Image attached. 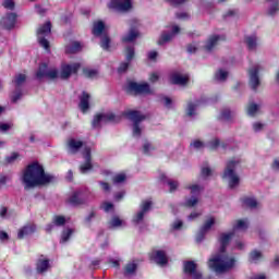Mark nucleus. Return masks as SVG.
Listing matches in <instances>:
<instances>
[{"label":"nucleus","instance_id":"60","mask_svg":"<svg viewBox=\"0 0 279 279\" xmlns=\"http://www.w3.org/2000/svg\"><path fill=\"white\" fill-rule=\"evenodd\" d=\"M129 68H130V61L123 62L120 64L118 71H119V73H125V71H128Z\"/></svg>","mask_w":279,"mask_h":279},{"label":"nucleus","instance_id":"12","mask_svg":"<svg viewBox=\"0 0 279 279\" xmlns=\"http://www.w3.org/2000/svg\"><path fill=\"white\" fill-rule=\"evenodd\" d=\"M184 274L191 276L192 279H202V272L197 270V264L195 262L184 263Z\"/></svg>","mask_w":279,"mask_h":279},{"label":"nucleus","instance_id":"23","mask_svg":"<svg viewBox=\"0 0 279 279\" xmlns=\"http://www.w3.org/2000/svg\"><path fill=\"white\" fill-rule=\"evenodd\" d=\"M171 82L172 84H177L179 86H186V84H189V76L180 73H173L171 75Z\"/></svg>","mask_w":279,"mask_h":279},{"label":"nucleus","instance_id":"47","mask_svg":"<svg viewBox=\"0 0 279 279\" xmlns=\"http://www.w3.org/2000/svg\"><path fill=\"white\" fill-rule=\"evenodd\" d=\"M154 149H156V147H154V144H151V143H149V142H146V143L143 145V151H144V154H146V155L151 154V151H154Z\"/></svg>","mask_w":279,"mask_h":279},{"label":"nucleus","instance_id":"28","mask_svg":"<svg viewBox=\"0 0 279 279\" xmlns=\"http://www.w3.org/2000/svg\"><path fill=\"white\" fill-rule=\"evenodd\" d=\"M121 226H125V221L119 218V216H113L109 221L110 228H121Z\"/></svg>","mask_w":279,"mask_h":279},{"label":"nucleus","instance_id":"32","mask_svg":"<svg viewBox=\"0 0 279 279\" xmlns=\"http://www.w3.org/2000/svg\"><path fill=\"white\" fill-rule=\"evenodd\" d=\"M247 220H236L233 225V232H236V230H247Z\"/></svg>","mask_w":279,"mask_h":279},{"label":"nucleus","instance_id":"20","mask_svg":"<svg viewBox=\"0 0 279 279\" xmlns=\"http://www.w3.org/2000/svg\"><path fill=\"white\" fill-rule=\"evenodd\" d=\"M219 40H223V38L219 35H214L209 37L204 46L205 51H207L208 53H210V51H214V49L217 48V45H219Z\"/></svg>","mask_w":279,"mask_h":279},{"label":"nucleus","instance_id":"11","mask_svg":"<svg viewBox=\"0 0 279 279\" xmlns=\"http://www.w3.org/2000/svg\"><path fill=\"white\" fill-rule=\"evenodd\" d=\"M80 63L63 64L60 72L61 80H69L73 73L80 71Z\"/></svg>","mask_w":279,"mask_h":279},{"label":"nucleus","instance_id":"49","mask_svg":"<svg viewBox=\"0 0 279 279\" xmlns=\"http://www.w3.org/2000/svg\"><path fill=\"white\" fill-rule=\"evenodd\" d=\"M198 202H199V199H197V197L192 196L191 198H187L185 201V206H189L190 208H193V206H197Z\"/></svg>","mask_w":279,"mask_h":279},{"label":"nucleus","instance_id":"25","mask_svg":"<svg viewBox=\"0 0 279 279\" xmlns=\"http://www.w3.org/2000/svg\"><path fill=\"white\" fill-rule=\"evenodd\" d=\"M246 112L248 117H256V114L260 113V105H256L254 102L248 104L246 107Z\"/></svg>","mask_w":279,"mask_h":279},{"label":"nucleus","instance_id":"35","mask_svg":"<svg viewBox=\"0 0 279 279\" xmlns=\"http://www.w3.org/2000/svg\"><path fill=\"white\" fill-rule=\"evenodd\" d=\"M219 145H220L219 138L214 137L213 140H210V141L206 144V147H207V149H209L210 151H215V150H217V148L219 147Z\"/></svg>","mask_w":279,"mask_h":279},{"label":"nucleus","instance_id":"14","mask_svg":"<svg viewBox=\"0 0 279 279\" xmlns=\"http://www.w3.org/2000/svg\"><path fill=\"white\" fill-rule=\"evenodd\" d=\"M175 34H180V26L178 25L172 26V33H162L158 40V45H165L167 43H171Z\"/></svg>","mask_w":279,"mask_h":279},{"label":"nucleus","instance_id":"10","mask_svg":"<svg viewBox=\"0 0 279 279\" xmlns=\"http://www.w3.org/2000/svg\"><path fill=\"white\" fill-rule=\"evenodd\" d=\"M128 90L130 93H135V95H150L151 93V89L149 88V84L147 83L138 84L136 82L129 83Z\"/></svg>","mask_w":279,"mask_h":279},{"label":"nucleus","instance_id":"29","mask_svg":"<svg viewBox=\"0 0 279 279\" xmlns=\"http://www.w3.org/2000/svg\"><path fill=\"white\" fill-rule=\"evenodd\" d=\"M137 265L134 262H131L126 264L124 268V276H132L133 274H136Z\"/></svg>","mask_w":279,"mask_h":279},{"label":"nucleus","instance_id":"54","mask_svg":"<svg viewBox=\"0 0 279 279\" xmlns=\"http://www.w3.org/2000/svg\"><path fill=\"white\" fill-rule=\"evenodd\" d=\"M276 12H279V3H278V2L274 3V4L268 9V14H270V16H274V14H276Z\"/></svg>","mask_w":279,"mask_h":279},{"label":"nucleus","instance_id":"36","mask_svg":"<svg viewBox=\"0 0 279 279\" xmlns=\"http://www.w3.org/2000/svg\"><path fill=\"white\" fill-rule=\"evenodd\" d=\"M73 229H64L61 233V243H66L73 235Z\"/></svg>","mask_w":279,"mask_h":279},{"label":"nucleus","instance_id":"46","mask_svg":"<svg viewBox=\"0 0 279 279\" xmlns=\"http://www.w3.org/2000/svg\"><path fill=\"white\" fill-rule=\"evenodd\" d=\"M125 180H126V177H125V174H123V173L116 174V175L112 178L113 184H122V182H125Z\"/></svg>","mask_w":279,"mask_h":279},{"label":"nucleus","instance_id":"19","mask_svg":"<svg viewBox=\"0 0 279 279\" xmlns=\"http://www.w3.org/2000/svg\"><path fill=\"white\" fill-rule=\"evenodd\" d=\"M84 146V142L75 138L68 140V151L69 154H77Z\"/></svg>","mask_w":279,"mask_h":279},{"label":"nucleus","instance_id":"6","mask_svg":"<svg viewBox=\"0 0 279 279\" xmlns=\"http://www.w3.org/2000/svg\"><path fill=\"white\" fill-rule=\"evenodd\" d=\"M49 34H51V22H46L37 29L38 43L46 51H49V40H47Z\"/></svg>","mask_w":279,"mask_h":279},{"label":"nucleus","instance_id":"33","mask_svg":"<svg viewBox=\"0 0 279 279\" xmlns=\"http://www.w3.org/2000/svg\"><path fill=\"white\" fill-rule=\"evenodd\" d=\"M197 106H199V101L187 104V109H186L187 117H195V110H196Z\"/></svg>","mask_w":279,"mask_h":279},{"label":"nucleus","instance_id":"44","mask_svg":"<svg viewBox=\"0 0 279 279\" xmlns=\"http://www.w3.org/2000/svg\"><path fill=\"white\" fill-rule=\"evenodd\" d=\"M52 223L58 227L64 226V223H66V218H64V216H54L52 218Z\"/></svg>","mask_w":279,"mask_h":279},{"label":"nucleus","instance_id":"4","mask_svg":"<svg viewBox=\"0 0 279 279\" xmlns=\"http://www.w3.org/2000/svg\"><path fill=\"white\" fill-rule=\"evenodd\" d=\"M121 122V116H114L112 112L107 113H97L94 116V119L92 121V126L94 130H99L104 123H120Z\"/></svg>","mask_w":279,"mask_h":279},{"label":"nucleus","instance_id":"8","mask_svg":"<svg viewBox=\"0 0 279 279\" xmlns=\"http://www.w3.org/2000/svg\"><path fill=\"white\" fill-rule=\"evenodd\" d=\"M260 71V65H253L248 69V84L252 90H256L260 86V77L258 72Z\"/></svg>","mask_w":279,"mask_h":279},{"label":"nucleus","instance_id":"34","mask_svg":"<svg viewBox=\"0 0 279 279\" xmlns=\"http://www.w3.org/2000/svg\"><path fill=\"white\" fill-rule=\"evenodd\" d=\"M242 202L246 208H256V206H258V202H256L255 198L252 197H244Z\"/></svg>","mask_w":279,"mask_h":279},{"label":"nucleus","instance_id":"3","mask_svg":"<svg viewBox=\"0 0 279 279\" xmlns=\"http://www.w3.org/2000/svg\"><path fill=\"white\" fill-rule=\"evenodd\" d=\"M239 167H241V159L239 158H232L226 162L222 180L228 183L229 189H238L239 184H241V177L236 172Z\"/></svg>","mask_w":279,"mask_h":279},{"label":"nucleus","instance_id":"21","mask_svg":"<svg viewBox=\"0 0 279 279\" xmlns=\"http://www.w3.org/2000/svg\"><path fill=\"white\" fill-rule=\"evenodd\" d=\"M51 268V265L49 264V259L45 258L43 255L40 258H38L36 264V270L38 274H45L46 271H49Z\"/></svg>","mask_w":279,"mask_h":279},{"label":"nucleus","instance_id":"58","mask_svg":"<svg viewBox=\"0 0 279 279\" xmlns=\"http://www.w3.org/2000/svg\"><path fill=\"white\" fill-rule=\"evenodd\" d=\"M46 77H49V80H56V77H58V70H56V69L49 70L47 72Z\"/></svg>","mask_w":279,"mask_h":279},{"label":"nucleus","instance_id":"13","mask_svg":"<svg viewBox=\"0 0 279 279\" xmlns=\"http://www.w3.org/2000/svg\"><path fill=\"white\" fill-rule=\"evenodd\" d=\"M0 25H2L4 29H14V25H16V13H8L4 15L0 21Z\"/></svg>","mask_w":279,"mask_h":279},{"label":"nucleus","instance_id":"37","mask_svg":"<svg viewBox=\"0 0 279 279\" xmlns=\"http://www.w3.org/2000/svg\"><path fill=\"white\" fill-rule=\"evenodd\" d=\"M47 64L43 63L41 65H39V69L36 73L37 80H43V77H47Z\"/></svg>","mask_w":279,"mask_h":279},{"label":"nucleus","instance_id":"41","mask_svg":"<svg viewBox=\"0 0 279 279\" xmlns=\"http://www.w3.org/2000/svg\"><path fill=\"white\" fill-rule=\"evenodd\" d=\"M27 80V76L25 74H17L14 78L15 86H23L25 84V81Z\"/></svg>","mask_w":279,"mask_h":279},{"label":"nucleus","instance_id":"30","mask_svg":"<svg viewBox=\"0 0 279 279\" xmlns=\"http://www.w3.org/2000/svg\"><path fill=\"white\" fill-rule=\"evenodd\" d=\"M228 71L220 69L216 72L215 80L216 82H226V80H228Z\"/></svg>","mask_w":279,"mask_h":279},{"label":"nucleus","instance_id":"55","mask_svg":"<svg viewBox=\"0 0 279 279\" xmlns=\"http://www.w3.org/2000/svg\"><path fill=\"white\" fill-rule=\"evenodd\" d=\"M264 128H265V124H263L260 122L253 123V131L254 132H263Z\"/></svg>","mask_w":279,"mask_h":279},{"label":"nucleus","instance_id":"7","mask_svg":"<svg viewBox=\"0 0 279 279\" xmlns=\"http://www.w3.org/2000/svg\"><path fill=\"white\" fill-rule=\"evenodd\" d=\"M108 8L116 12H130L132 10V0H110Z\"/></svg>","mask_w":279,"mask_h":279},{"label":"nucleus","instance_id":"17","mask_svg":"<svg viewBox=\"0 0 279 279\" xmlns=\"http://www.w3.org/2000/svg\"><path fill=\"white\" fill-rule=\"evenodd\" d=\"M84 158L85 162L84 165H81L80 170L81 173H88L93 169V163L90 162V149L88 147H85L84 149Z\"/></svg>","mask_w":279,"mask_h":279},{"label":"nucleus","instance_id":"40","mask_svg":"<svg viewBox=\"0 0 279 279\" xmlns=\"http://www.w3.org/2000/svg\"><path fill=\"white\" fill-rule=\"evenodd\" d=\"M186 189H189L191 191L192 195H199V193H202V191H204V187H202V185H197V184L189 185V186H186Z\"/></svg>","mask_w":279,"mask_h":279},{"label":"nucleus","instance_id":"43","mask_svg":"<svg viewBox=\"0 0 279 279\" xmlns=\"http://www.w3.org/2000/svg\"><path fill=\"white\" fill-rule=\"evenodd\" d=\"M100 47L105 49V51H108V49H110V37L104 35L101 37Z\"/></svg>","mask_w":279,"mask_h":279},{"label":"nucleus","instance_id":"61","mask_svg":"<svg viewBox=\"0 0 279 279\" xmlns=\"http://www.w3.org/2000/svg\"><path fill=\"white\" fill-rule=\"evenodd\" d=\"M16 158H19V154L13 153L9 157H7L5 160L9 165H12V162H14Z\"/></svg>","mask_w":279,"mask_h":279},{"label":"nucleus","instance_id":"39","mask_svg":"<svg viewBox=\"0 0 279 279\" xmlns=\"http://www.w3.org/2000/svg\"><path fill=\"white\" fill-rule=\"evenodd\" d=\"M83 74L85 77L94 80V77H97V75H99V72H97V70L84 69Z\"/></svg>","mask_w":279,"mask_h":279},{"label":"nucleus","instance_id":"53","mask_svg":"<svg viewBox=\"0 0 279 279\" xmlns=\"http://www.w3.org/2000/svg\"><path fill=\"white\" fill-rule=\"evenodd\" d=\"M100 208H102V210H105V213H110V210H112V208H114V205L112 203L105 202L101 204Z\"/></svg>","mask_w":279,"mask_h":279},{"label":"nucleus","instance_id":"18","mask_svg":"<svg viewBox=\"0 0 279 279\" xmlns=\"http://www.w3.org/2000/svg\"><path fill=\"white\" fill-rule=\"evenodd\" d=\"M68 202L71 206H82L86 202V197H84L82 192L76 191L69 197Z\"/></svg>","mask_w":279,"mask_h":279},{"label":"nucleus","instance_id":"26","mask_svg":"<svg viewBox=\"0 0 279 279\" xmlns=\"http://www.w3.org/2000/svg\"><path fill=\"white\" fill-rule=\"evenodd\" d=\"M221 119H223V121H229L230 123H232V121L236 119V112L230 109H223L221 112Z\"/></svg>","mask_w":279,"mask_h":279},{"label":"nucleus","instance_id":"51","mask_svg":"<svg viewBox=\"0 0 279 279\" xmlns=\"http://www.w3.org/2000/svg\"><path fill=\"white\" fill-rule=\"evenodd\" d=\"M2 5L5 8V10H14L15 8L14 0H4Z\"/></svg>","mask_w":279,"mask_h":279},{"label":"nucleus","instance_id":"50","mask_svg":"<svg viewBox=\"0 0 279 279\" xmlns=\"http://www.w3.org/2000/svg\"><path fill=\"white\" fill-rule=\"evenodd\" d=\"M191 147H194V149H204L206 145L204 144V142L196 140L191 143Z\"/></svg>","mask_w":279,"mask_h":279},{"label":"nucleus","instance_id":"22","mask_svg":"<svg viewBox=\"0 0 279 279\" xmlns=\"http://www.w3.org/2000/svg\"><path fill=\"white\" fill-rule=\"evenodd\" d=\"M34 232H36V225L28 223L20 229L17 238L25 239V236H29V234H34Z\"/></svg>","mask_w":279,"mask_h":279},{"label":"nucleus","instance_id":"57","mask_svg":"<svg viewBox=\"0 0 279 279\" xmlns=\"http://www.w3.org/2000/svg\"><path fill=\"white\" fill-rule=\"evenodd\" d=\"M206 232L203 229H199L197 235H196V242L197 243H202V241H204V236H206Z\"/></svg>","mask_w":279,"mask_h":279},{"label":"nucleus","instance_id":"45","mask_svg":"<svg viewBox=\"0 0 279 279\" xmlns=\"http://www.w3.org/2000/svg\"><path fill=\"white\" fill-rule=\"evenodd\" d=\"M125 58L128 62H132V60H134V47H126Z\"/></svg>","mask_w":279,"mask_h":279},{"label":"nucleus","instance_id":"9","mask_svg":"<svg viewBox=\"0 0 279 279\" xmlns=\"http://www.w3.org/2000/svg\"><path fill=\"white\" fill-rule=\"evenodd\" d=\"M140 23L136 20L131 21V28L126 35L122 37V43H134L141 33L138 32Z\"/></svg>","mask_w":279,"mask_h":279},{"label":"nucleus","instance_id":"16","mask_svg":"<svg viewBox=\"0 0 279 279\" xmlns=\"http://www.w3.org/2000/svg\"><path fill=\"white\" fill-rule=\"evenodd\" d=\"M89 101H90V94L83 92L82 95L80 96V104H78L80 110L83 113L88 112L90 108Z\"/></svg>","mask_w":279,"mask_h":279},{"label":"nucleus","instance_id":"24","mask_svg":"<svg viewBox=\"0 0 279 279\" xmlns=\"http://www.w3.org/2000/svg\"><path fill=\"white\" fill-rule=\"evenodd\" d=\"M245 43L248 51H256L258 47V38L254 35L245 37Z\"/></svg>","mask_w":279,"mask_h":279},{"label":"nucleus","instance_id":"56","mask_svg":"<svg viewBox=\"0 0 279 279\" xmlns=\"http://www.w3.org/2000/svg\"><path fill=\"white\" fill-rule=\"evenodd\" d=\"M144 217H145V213L138 211L133 219L134 223H141V221L144 219Z\"/></svg>","mask_w":279,"mask_h":279},{"label":"nucleus","instance_id":"2","mask_svg":"<svg viewBox=\"0 0 279 279\" xmlns=\"http://www.w3.org/2000/svg\"><path fill=\"white\" fill-rule=\"evenodd\" d=\"M56 177L45 173V168L40 163L29 165L23 173L22 182L24 189H36V186H45L51 184Z\"/></svg>","mask_w":279,"mask_h":279},{"label":"nucleus","instance_id":"15","mask_svg":"<svg viewBox=\"0 0 279 279\" xmlns=\"http://www.w3.org/2000/svg\"><path fill=\"white\" fill-rule=\"evenodd\" d=\"M150 258L157 263V265H160L161 267L163 265H167L169 263V258L167 257V253L165 251H155L150 254Z\"/></svg>","mask_w":279,"mask_h":279},{"label":"nucleus","instance_id":"63","mask_svg":"<svg viewBox=\"0 0 279 279\" xmlns=\"http://www.w3.org/2000/svg\"><path fill=\"white\" fill-rule=\"evenodd\" d=\"M168 186H170V193H173L179 186L178 181H168Z\"/></svg>","mask_w":279,"mask_h":279},{"label":"nucleus","instance_id":"38","mask_svg":"<svg viewBox=\"0 0 279 279\" xmlns=\"http://www.w3.org/2000/svg\"><path fill=\"white\" fill-rule=\"evenodd\" d=\"M215 223H216L215 217H209L201 229H203L205 232H208L210 228L215 226Z\"/></svg>","mask_w":279,"mask_h":279},{"label":"nucleus","instance_id":"5","mask_svg":"<svg viewBox=\"0 0 279 279\" xmlns=\"http://www.w3.org/2000/svg\"><path fill=\"white\" fill-rule=\"evenodd\" d=\"M124 114L128 117V119H130V121H133V136L135 138H141L143 129L138 123H141V121H145L147 117L140 111H126Z\"/></svg>","mask_w":279,"mask_h":279},{"label":"nucleus","instance_id":"27","mask_svg":"<svg viewBox=\"0 0 279 279\" xmlns=\"http://www.w3.org/2000/svg\"><path fill=\"white\" fill-rule=\"evenodd\" d=\"M104 29H106V25L104 24V22L99 21L94 23V27H93L94 36H101V34H104Z\"/></svg>","mask_w":279,"mask_h":279},{"label":"nucleus","instance_id":"42","mask_svg":"<svg viewBox=\"0 0 279 279\" xmlns=\"http://www.w3.org/2000/svg\"><path fill=\"white\" fill-rule=\"evenodd\" d=\"M263 258V254L258 251H253L250 254V262L251 263H258L259 259Z\"/></svg>","mask_w":279,"mask_h":279},{"label":"nucleus","instance_id":"1","mask_svg":"<svg viewBox=\"0 0 279 279\" xmlns=\"http://www.w3.org/2000/svg\"><path fill=\"white\" fill-rule=\"evenodd\" d=\"M232 236H234V232L221 233L218 238L220 245L219 252L208 262L209 269H213L216 274H223V271L232 269L234 263H236L233 257H229L228 254H226V248L230 245Z\"/></svg>","mask_w":279,"mask_h":279},{"label":"nucleus","instance_id":"64","mask_svg":"<svg viewBox=\"0 0 279 279\" xmlns=\"http://www.w3.org/2000/svg\"><path fill=\"white\" fill-rule=\"evenodd\" d=\"M21 97H23V94L21 92H15L12 96L13 104H16V101H19V99H21Z\"/></svg>","mask_w":279,"mask_h":279},{"label":"nucleus","instance_id":"31","mask_svg":"<svg viewBox=\"0 0 279 279\" xmlns=\"http://www.w3.org/2000/svg\"><path fill=\"white\" fill-rule=\"evenodd\" d=\"M66 53H77V51H82V45L77 41L71 44L65 49Z\"/></svg>","mask_w":279,"mask_h":279},{"label":"nucleus","instance_id":"48","mask_svg":"<svg viewBox=\"0 0 279 279\" xmlns=\"http://www.w3.org/2000/svg\"><path fill=\"white\" fill-rule=\"evenodd\" d=\"M141 211L146 214L151 209V201H144L141 206Z\"/></svg>","mask_w":279,"mask_h":279},{"label":"nucleus","instance_id":"52","mask_svg":"<svg viewBox=\"0 0 279 279\" xmlns=\"http://www.w3.org/2000/svg\"><path fill=\"white\" fill-rule=\"evenodd\" d=\"M98 184H99L100 189H101L105 193H110V191H111L110 183L104 182V181H99Z\"/></svg>","mask_w":279,"mask_h":279},{"label":"nucleus","instance_id":"59","mask_svg":"<svg viewBox=\"0 0 279 279\" xmlns=\"http://www.w3.org/2000/svg\"><path fill=\"white\" fill-rule=\"evenodd\" d=\"M202 175L204 178H208V177L213 175V170L209 167H204V168H202Z\"/></svg>","mask_w":279,"mask_h":279},{"label":"nucleus","instance_id":"62","mask_svg":"<svg viewBox=\"0 0 279 279\" xmlns=\"http://www.w3.org/2000/svg\"><path fill=\"white\" fill-rule=\"evenodd\" d=\"M8 130H12V124L0 122V132H8Z\"/></svg>","mask_w":279,"mask_h":279}]
</instances>
